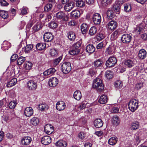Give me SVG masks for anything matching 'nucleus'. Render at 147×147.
Masks as SVG:
<instances>
[{"mask_svg": "<svg viewBox=\"0 0 147 147\" xmlns=\"http://www.w3.org/2000/svg\"><path fill=\"white\" fill-rule=\"evenodd\" d=\"M74 6V3L73 1H71L65 5L64 9L66 11L69 12L73 9Z\"/></svg>", "mask_w": 147, "mask_h": 147, "instance_id": "17", "label": "nucleus"}, {"mask_svg": "<svg viewBox=\"0 0 147 147\" xmlns=\"http://www.w3.org/2000/svg\"><path fill=\"white\" fill-rule=\"evenodd\" d=\"M33 110L31 107H27L25 109L24 114L26 117L31 116L33 114Z\"/></svg>", "mask_w": 147, "mask_h": 147, "instance_id": "15", "label": "nucleus"}, {"mask_svg": "<svg viewBox=\"0 0 147 147\" xmlns=\"http://www.w3.org/2000/svg\"><path fill=\"white\" fill-rule=\"evenodd\" d=\"M42 143L44 145H47L51 142V138L49 136H45L41 139Z\"/></svg>", "mask_w": 147, "mask_h": 147, "instance_id": "13", "label": "nucleus"}, {"mask_svg": "<svg viewBox=\"0 0 147 147\" xmlns=\"http://www.w3.org/2000/svg\"><path fill=\"white\" fill-rule=\"evenodd\" d=\"M57 24L56 23L54 22H50L48 24V26L50 28L54 29L56 28L57 27Z\"/></svg>", "mask_w": 147, "mask_h": 147, "instance_id": "57", "label": "nucleus"}, {"mask_svg": "<svg viewBox=\"0 0 147 147\" xmlns=\"http://www.w3.org/2000/svg\"><path fill=\"white\" fill-rule=\"evenodd\" d=\"M39 119L37 117H34L30 119V124L34 125L36 126L38 125L39 123Z\"/></svg>", "mask_w": 147, "mask_h": 147, "instance_id": "26", "label": "nucleus"}, {"mask_svg": "<svg viewBox=\"0 0 147 147\" xmlns=\"http://www.w3.org/2000/svg\"><path fill=\"white\" fill-rule=\"evenodd\" d=\"M38 79L37 77H34L27 82V86L30 90H35L37 87Z\"/></svg>", "mask_w": 147, "mask_h": 147, "instance_id": "2", "label": "nucleus"}, {"mask_svg": "<svg viewBox=\"0 0 147 147\" xmlns=\"http://www.w3.org/2000/svg\"><path fill=\"white\" fill-rule=\"evenodd\" d=\"M92 21L94 24H99L101 21V18L100 14L96 13L94 14L92 17Z\"/></svg>", "mask_w": 147, "mask_h": 147, "instance_id": "7", "label": "nucleus"}, {"mask_svg": "<svg viewBox=\"0 0 147 147\" xmlns=\"http://www.w3.org/2000/svg\"><path fill=\"white\" fill-rule=\"evenodd\" d=\"M42 25L41 22H37L32 28L33 32H35L38 31L42 28Z\"/></svg>", "mask_w": 147, "mask_h": 147, "instance_id": "22", "label": "nucleus"}, {"mask_svg": "<svg viewBox=\"0 0 147 147\" xmlns=\"http://www.w3.org/2000/svg\"><path fill=\"white\" fill-rule=\"evenodd\" d=\"M119 30H117L115 31L111 34V37L114 39L117 38L119 35Z\"/></svg>", "mask_w": 147, "mask_h": 147, "instance_id": "50", "label": "nucleus"}, {"mask_svg": "<svg viewBox=\"0 0 147 147\" xmlns=\"http://www.w3.org/2000/svg\"><path fill=\"white\" fill-rule=\"evenodd\" d=\"M143 28L144 27L142 24H140L134 28L133 32L134 33L140 34L142 32Z\"/></svg>", "mask_w": 147, "mask_h": 147, "instance_id": "25", "label": "nucleus"}, {"mask_svg": "<svg viewBox=\"0 0 147 147\" xmlns=\"http://www.w3.org/2000/svg\"><path fill=\"white\" fill-rule=\"evenodd\" d=\"M44 129L45 132L48 135L51 134L54 131L53 126L50 124H47L45 127Z\"/></svg>", "mask_w": 147, "mask_h": 147, "instance_id": "11", "label": "nucleus"}, {"mask_svg": "<svg viewBox=\"0 0 147 147\" xmlns=\"http://www.w3.org/2000/svg\"><path fill=\"white\" fill-rule=\"evenodd\" d=\"M131 9V6L130 4H125L124 5V10L126 12L130 11Z\"/></svg>", "mask_w": 147, "mask_h": 147, "instance_id": "59", "label": "nucleus"}, {"mask_svg": "<svg viewBox=\"0 0 147 147\" xmlns=\"http://www.w3.org/2000/svg\"><path fill=\"white\" fill-rule=\"evenodd\" d=\"M65 16V13L62 11H60L56 13L55 17L56 19L60 20L63 19Z\"/></svg>", "mask_w": 147, "mask_h": 147, "instance_id": "29", "label": "nucleus"}, {"mask_svg": "<svg viewBox=\"0 0 147 147\" xmlns=\"http://www.w3.org/2000/svg\"><path fill=\"white\" fill-rule=\"evenodd\" d=\"M61 67L62 71L65 74L68 73L71 69V64L69 62L63 63L61 66Z\"/></svg>", "mask_w": 147, "mask_h": 147, "instance_id": "6", "label": "nucleus"}, {"mask_svg": "<svg viewBox=\"0 0 147 147\" xmlns=\"http://www.w3.org/2000/svg\"><path fill=\"white\" fill-rule=\"evenodd\" d=\"M32 63L29 61L26 62L24 65V68L27 70H29L31 69Z\"/></svg>", "mask_w": 147, "mask_h": 147, "instance_id": "43", "label": "nucleus"}, {"mask_svg": "<svg viewBox=\"0 0 147 147\" xmlns=\"http://www.w3.org/2000/svg\"><path fill=\"white\" fill-rule=\"evenodd\" d=\"M38 108L41 111H44L48 109V106L45 104H40L38 106Z\"/></svg>", "mask_w": 147, "mask_h": 147, "instance_id": "46", "label": "nucleus"}, {"mask_svg": "<svg viewBox=\"0 0 147 147\" xmlns=\"http://www.w3.org/2000/svg\"><path fill=\"white\" fill-rule=\"evenodd\" d=\"M118 140L117 137H112L110 138L108 140L109 144L111 145H114L116 144Z\"/></svg>", "mask_w": 147, "mask_h": 147, "instance_id": "35", "label": "nucleus"}, {"mask_svg": "<svg viewBox=\"0 0 147 147\" xmlns=\"http://www.w3.org/2000/svg\"><path fill=\"white\" fill-rule=\"evenodd\" d=\"M33 48V46L32 45H27L25 48V51L26 53H28Z\"/></svg>", "mask_w": 147, "mask_h": 147, "instance_id": "56", "label": "nucleus"}, {"mask_svg": "<svg viewBox=\"0 0 147 147\" xmlns=\"http://www.w3.org/2000/svg\"><path fill=\"white\" fill-rule=\"evenodd\" d=\"M76 5L78 7H82L85 6V4L84 2L81 0L76 2Z\"/></svg>", "mask_w": 147, "mask_h": 147, "instance_id": "55", "label": "nucleus"}, {"mask_svg": "<svg viewBox=\"0 0 147 147\" xmlns=\"http://www.w3.org/2000/svg\"><path fill=\"white\" fill-rule=\"evenodd\" d=\"M112 121L114 124L116 125H118L120 123L119 117L117 116L114 117L112 119Z\"/></svg>", "mask_w": 147, "mask_h": 147, "instance_id": "54", "label": "nucleus"}, {"mask_svg": "<svg viewBox=\"0 0 147 147\" xmlns=\"http://www.w3.org/2000/svg\"><path fill=\"white\" fill-rule=\"evenodd\" d=\"M80 52V49H75L73 48L69 51L70 54L72 55H74L78 54Z\"/></svg>", "mask_w": 147, "mask_h": 147, "instance_id": "44", "label": "nucleus"}, {"mask_svg": "<svg viewBox=\"0 0 147 147\" xmlns=\"http://www.w3.org/2000/svg\"><path fill=\"white\" fill-rule=\"evenodd\" d=\"M67 37L71 41L74 40L76 38L75 33L72 31H69L67 33Z\"/></svg>", "mask_w": 147, "mask_h": 147, "instance_id": "28", "label": "nucleus"}, {"mask_svg": "<svg viewBox=\"0 0 147 147\" xmlns=\"http://www.w3.org/2000/svg\"><path fill=\"white\" fill-rule=\"evenodd\" d=\"M147 52L144 49H140L139 51L138 57L140 60H143L146 57Z\"/></svg>", "mask_w": 147, "mask_h": 147, "instance_id": "12", "label": "nucleus"}, {"mask_svg": "<svg viewBox=\"0 0 147 147\" xmlns=\"http://www.w3.org/2000/svg\"><path fill=\"white\" fill-rule=\"evenodd\" d=\"M132 37L128 34H124L122 36L121 39L122 42L124 43H128L131 41Z\"/></svg>", "mask_w": 147, "mask_h": 147, "instance_id": "8", "label": "nucleus"}, {"mask_svg": "<svg viewBox=\"0 0 147 147\" xmlns=\"http://www.w3.org/2000/svg\"><path fill=\"white\" fill-rule=\"evenodd\" d=\"M143 86V84L142 82H139L137 83L135 86V88L137 89H140Z\"/></svg>", "mask_w": 147, "mask_h": 147, "instance_id": "63", "label": "nucleus"}, {"mask_svg": "<svg viewBox=\"0 0 147 147\" xmlns=\"http://www.w3.org/2000/svg\"><path fill=\"white\" fill-rule=\"evenodd\" d=\"M17 104L16 102L15 101H11L9 104V107L10 109H13L15 108Z\"/></svg>", "mask_w": 147, "mask_h": 147, "instance_id": "58", "label": "nucleus"}, {"mask_svg": "<svg viewBox=\"0 0 147 147\" xmlns=\"http://www.w3.org/2000/svg\"><path fill=\"white\" fill-rule=\"evenodd\" d=\"M50 53L52 56L56 57L57 56L58 54V52L57 50L55 49H53L50 50Z\"/></svg>", "mask_w": 147, "mask_h": 147, "instance_id": "51", "label": "nucleus"}, {"mask_svg": "<svg viewBox=\"0 0 147 147\" xmlns=\"http://www.w3.org/2000/svg\"><path fill=\"white\" fill-rule=\"evenodd\" d=\"M114 51V47L113 46L108 47L106 49L105 53L108 55H111L113 53Z\"/></svg>", "mask_w": 147, "mask_h": 147, "instance_id": "34", "label": "nucleus"}, {"mask_svg": "<svg viewBox=\"0 0 147 147\" xmlns=\"http://www.w3.org/2000/svg\"><path fill=\"white\" fill-rule=\"evenodd\" d=\"M123 3V0H117L112 7V10L114 12L117 14H119L121 5Z\"/></svg>", "mask_w": 147, "mask_h": 147, "instance_id": "4", "label": "nucleus"}, {"mask_svg": "<svg viewBox=\"0 0 147 147\" xmlns=\"http://www.w3.org/2000/svg\"><path fill=\"white\" fill-rule=\"evenodd\" d=\"M53 7V5L52 3H48L44 6V11L46 12H49L51 10Z\"/></svg>", "mask_w": 147, "mask_h": 147, "instance_id": "31", "label": "nucleus"}, {"mask_svg": "<svg viewBox=\"0 0 147 147\" xmlns=\"http://www.w3.org/2000/svg\"><path fill=\"white\" fill-rule=\"evenodd\" d=\"M113 0H102V4L103 6H106L111 4Z\"/></svg>", "mask_w": 147, "mask_h": 147, "instance_id": "48", "label": "nucleus"}, {"mask_svg": "<svg viewBox=\"0 0 147 147\" xmlns=\"http://www.w3.org/2000/svg\"><path fill=\"white\" fill-rule=\"evenodd\" d=\"M107 15L109 19H111L115 16L114 11L112 10H108L107 12Z\"/></svg>", "mask_w": 147, "mask_h": 147, "instance_id": "52", "label": "nucleus"}, {"mask_svg": "<svg viewBox=\"0 0 147 147\" xmlns=\"http://www.w3.org/2000/svg\"><path fill=\"white\" fill-rule=\"evenodd\" d=\"M58 83V80L55 77H53L51 78L49 81V85L53 87H55L56 86Z\"/></svg>", "mask_w": 147, "mask_h": 147, "instance_id": "14", "label": "nucleus"}, {"mask_svg": "<svg viewBox=\"0 0 147 147\" xmlns=\"http://www.w3.org/2000/svg\"><path fill=\"white\" fill-rule=\"evenodd\" d=\"M11 46V43L7 41H4L2 45L1 48L4 50H8Z\"/></svg>", "mask_w": 147, "mask_h": 147, "instance_id": "32", "label": "nucleus"}, {"mask_svg": "<svg viewBox=\"0 0 147 147\" xmlns=\"http://www.w3.org/2000/svg\"><path fill=\"white\" fill-rule=\"evenodd\" d=\"M74 98L77 100H80L81 98L82 95L80 91L79 90L76 91L73 94Z\"/></svg>", "mask_w": 147, "mask_h": 147, "instance_id": "24", "label": "nucleus"}, {"mask_svg": "<svg viewBox=\"0 0 147 147\" xmlns=\"http://www.w3.org/2000/svg\"><path fill=\"white\" fill-rule=\"evenodd\" d=\"M65 106L64 102L63 101H60L57 102L56 104V108L59 111H62L65 109Z\"/></svg>", "mask_w": 147, "mask_h": 147, "instance_id": "16", "label": "nucleus"}, {"mask_svg": "<svg viewBox=\"0 0 147 147\" xmlns=\"http://www.w3.org/2000/svg\"><path fill=\"white\" fill-rule=\"evenodd\" d=\"M80 11L78 10H73L71 13V16L73 19H78L80 17Z\"/></svg>", "mask_w": 147, "mask_h": 147, "instance_id": "19", "label": "nucleus"}, {"mask_svg": "<svg viewBox=\"0 0 147 147\" xmlns=\"http://www.w3.org/2000/svg\"><path fill=\"white\" fill-rule=\"evenodd\" d=\"M138 102L135 99H131L128 104V108L130 111L134 112L138 108Z\"/></svg>", "mask_w": 147, "mask_h": 147, "instance_id": "3", "label": "nucleus"}, {"mask_svg": "<svg viewBox=\"0 0 147 147\" xmlns=\"http://www.w3.org/2000/svg\"><path fill=\"white\" fill-rule=\"evenodd\" d=\"M123 86L122 82L120 80L117 81L114 83L115 87L118 89L120 88Z\"/></svg>", "mask_w": 147, "mask_h": 147, "instance_id": "49", "label": "nucleus"}, {"mask_svg": "<svg viewBox=\"0 0 147 147\" xmlns=\"http://www.w3.org/2000/svg\"><path fill=\"white\" fill-rule=\"evenodd\" d=\"M108 28L111 30H114L117 27L118 24L117 22L112 20L108 23L107 25Z\"/></svg>", "mask_w": 147, "mask_h": 147, "instance_id": "10", "label": "nucleus"}, {"mask_svg": "<svg viewBox=\"0 0 147 147\" xmlns=\"http://www.w3.org/2000/svg\"><path fill=\"white\" fill-rule=\"evenodd\" d=\"M25 57L22 56L20 57L18 59L17 64L19 65H21L25 61Z\"/></svg>", "mask_w": 147, "mask_h": 147, "instance_id": "53", "label": "nucleus"}, {"mask_svg": "<svg viewBox=\"0 0 147 147\" xmlns=\"http://www.w3.org/2000/svg\"><path fill=\"white\" fill-rule=\"evenodd\" d=\"M105 36V35L104 34L100 32L97 36V38L98 40H101L104 39Z\"/></svg>", "mask_w": 147, "mask_h": 147, "instance_id": "60", "label": "nucleus"}, {"mask_svg": "<svg viewBox=\"0 0 147 147\" xmlns=\"http://www.w3.org/2000/svg\"><path fill=\"white\" fill-rule=\"evenodd\" d=\"M117 62L116 58L114 57H111L106 61V65L108 67H113Z\"/></svg>", "mask_w": 147, "mask_h": 147, "instance_id": "5", "label": "nucleus"}, {"mask_svg": "<svg viewBox=\"0 0 147 147\" xmlns=\"http://www.w3.org/2000/svg\"><path fill=\"white\" fill-rule=\"evenodd\" d=\"M107 101V96L105 95H102L99 100L98 102L101 104H104L106 103Z\"/></svg>", "mask_w": 147, "mask_h": 147, "instance_id": "36", "label": "nucleus"}, {"mask_svg": "<svg viewBox=\"0 0 147 147\" xmlns=\"http://www.w3.org/2000/svg\"><path fill=\"white\" fill-rule=\"evenodd\" d=\"M55 146L60 147H66L67 142L62 140H60L57 142L55 143Z\"/></svg>", "mask_w": 147, "mask_h": 147, "instance_id": "23", "label": "nucleus"}, {"mask_svg": "<svg viewBox=\"0 0 147 147\" xmlns=\"http://www.w3.org/2000/svg\"><path fill=\"white\" fill-rule=\"evenodd\" d=\"M31 141V138L29 136L24 137L21 140L22 144L25 145H27L29 144Z\"/></svg>", "mask_w": 147, "mask_h": 147, "instance_id": "18", "label": "nucleus"}, {"mask_svg": "<svg viewBox=\"0 0 147 147\" xmlns=\"http://www.w3.org/2000/svg\"><path fill=\"white\" fill-rule=\"evenodd\" d=\"M86 102H82L77 107V111H80L81 110L85 109L86 107Z\"/></svg>", "mask_w": 147, "mask_h": 147, "instance_id": "41", "label": "nucleus"}, {"mask_svg": "<svg viewBox=\"0 0 147 147\" xmlns=\"http://www.w3.org/2000/svg\"><path fill=\"white\" fill-rule=\"evenodd\" d=\"M62 57H59L57 58L56 59H54L53 61V63L54 65L56 66L57 65L61 60L62 59Z\"/></svg>", "mask_w": 147, "mask_h": 147, "instance_id": "62", "label": "nucleus"}, {"mask_svg": "<svg viewBox=\"0 0 147 147\" xmlns=\"http://www.w3.org/2000/svg\"><path fill=\"white\" fill-rule=\"evenodd\" d=\"M93 88H95L98 92H101L104 89L103 84L102 80L99 78H96L94 80L92 84Z\"/></svg>", "mask_w": 147, "mask_h": 147, "instance_id": "1", "label": "nucleus"}, {"mask_svg": "<svg viewBox=\"0 0 147 147\" xmlns=\"http://www.w3.org/2000/svg\"><path fill=\"white\" fill-rule=\"evenodd\" d=\"M124 63L126 66L129 68L131 67L134 65L133 61L130 59H127L125 60Z\"/></svg>", "mask_w": 147, "mask_h": 147, "instance_id": "30", "label": "nucleus"}, {"mask_svg": "<svg viewBox=\"0 0 147 147\" xmlns=\"http://www.w3.org/2000/svg\"><path fill=\"white\" fill-rule=\"evenodd\" d=\"M97 29L95 26L92 27L89 31V34L91 36L94 35L97 32Z\"/></svg>", "mask_w": 147, "mask_h": 147, "instance_id": "47", "label": "nucleus"}, {"mask_svg": "<svg viewBox=\"0 0 147 147\" xmlns=\"http://www.w3.org/2000/svg\"><path fill=\"white\" fill-rule=\"evenodd\" d=\"M82 43L81 41H79L74 44L73 47V48L75 49H79Z\"/></svg>", "mask_w": 147, "mask_h": 147, "instance_id": "61", "label": "nucleus"}, {"mask_svg": "<svg viewBox=\"0 0 147 147\" xmlns=\"http://www.w3.org/2000/svg\"><path fill=\"white\" fill-rule=\"evenodd\" d=\"M54 38L52 33L49 32H46L44 35L43 38L45 42H49L51 41Z\"/></svg>", "mask_w": 147, "mask_h": 147, "instance_id": "9", "label": "nucleus"}, {"mask_svg": "<svg viewBox=\"0 0 147 147\" xmlns=\"http://www.w3.org/2000/svg\"><path fill=\"white\" fill-rule=\"evenodd\" d=\"M36 49L39 51L42 50L46 47V44L45 43H40L36 45Z\"/></svg>", "mask_w": 147, "mask_h": 147, "instance_id": "37", "label": "nucleus"}, {"mask_svg": "<svg viewBox=\"0 0 147 147\" xmlns=\"http://www.w3.org/2000/svg\"><path fill=\"white\" fill-rule=\"evenodd\" d=\"M55 71L56 70L55 68H51L45 71L43 74L44 76H50L53 75Z\"/></svg>", "mask_w": 147, "mask_h": 147, "instance_id": "20", "label": "nucleus"}, {"mask_svg": "<svg viewBox=\"0 0 147 147\" xmlns=\"http://www.w3.org/2000/svg\"><path fill=\"white\" fill-rule=\"evenodd\" d=\"M81 29L83 34L85 33L88 30V25L85 23L82 24L81 26Z\"/></svg>", "mask_w": 147, "mask_h": 147, "instance_id": "42", "label": "nucleus"}, {"mask_svg": "<svg viewBox=\"0 0 147 147\" xmlns=\"http://www.w3.org/2000/svg\"><path fill=\"white\" fill-rule=\"evenodd\" d=\"M106 78L107 79L112 78L113 77V73L111 70L107 71L105 73Z\"/></svg>", "mask_w": 147, "mask_h": 147, "instance_id": "40", "label": "nucleus"}, {"mask_svg": "<svg viewBox=\"0 0 147 147\" xmlns=\"http://www.w3.org/2000/svg\"><path fill=\"white\" fill-rule=\"evenodd\" d=\"M94 125L97 128H100L102 126L103 122L100 119H96L94 122Z\"/></svg>", "mask_w": 147, "mask_h": 147, "instance_id": "21", "label": "nucleus"}, {"mask_svg": "<svg viewBox=\"0 0 147 147\" xmlns=\"http://www.w3.org/2000/svg\"><path fill=\"white\" fill-rule=\"evenodd\" d=\"M17 82V80L16 78H13L11 80L7 83V86L10 87L14 86Z\"/></svg>", "mask_w": 147, "mask_h": 147, "instance_id": "38", "label": "nucleus"}, {"mask_svg": "<svg viewBox=\"0 0 147 147\" xmlns=\"http://www.w3.org/2000/svg\"><path fill=\"white\" fill-rule=\"evenodd\" d=\"M0 16L3 18H7L8 16V12L7 11L3 10H0Z\"/></svg>", "mask_w": 147, "mask_h": 147, "instance_id": "45", "label": "nucleus"}, {"mask_svg": "<svg viewBox=\"0 0 147 147\" xmlns=\"http://www.w3.org/2000/svg\"><path fill=\"white\" fill-rule=\"evenodd\" d=\"M18 57V55L16 54H13L11 57V61L14 62Z\"/></svg>", "mask_w": 147, "mask_h": 147, "instance_id": "64", "label": "nucleus"}, {"mask_svg": "<svg viewBox=\"0 0 147 147\" xmlns=\"http://www.w3.org/2000/svg\"><path fill=\"white\" fill-rule=\"evenodd\" d=\"M139 127V123L138 121H134L131 124V128L132 130H136Z\"/></svg>", "mask_w": 147, "mask_h": 147, "instance_id": "39", "label": "nucleus"}, {"mask_svg": "<svg viewBox=\"0 0 147 147\" xmlns=\"http://www.w3.org/2000/svg\"><path fill=\"white\" fill-rule=\"evenodd\" d=\"M86 51L88 53H93L95 51V48L92 44L88 45L86 47Z\"/></svg>", "mask_w": 147, "mask_h": 147, "instance_id": "27", "label": "nucleus"}, {"mask_svg": "<svg viewBox=\"0 0 147 147\" xmlns=\"http://www.w3.org/2000/svg\"><path fill=\"white\" fill-rule=\"evenodd\" d=\"M103 63L102 60L100 59H98L96 60L94 62V66L96 67H101Z\"/></svg>", "mask_w": 147, "mask_h": 147, "instance_id": "33", "label": "nucleus"}]
</instances>
